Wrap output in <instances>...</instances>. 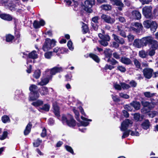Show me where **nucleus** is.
<instances>
[{
	"label": "nucleus",
	"instance_id": "nucleus-19",
	"mask_svg": "<svg viewBox=\"0 0 158 158\" xmlns=\"http://www.w3.org/2000/svg\"><path fill=\"white\" fill-rule=\"evenodd\" d=\"M150 126V123L149 121L148 120H145L141 124L142 127L145 130H147L149 128Z\"/></svg>",
	"mask_w": 158,
	"mask_h": 158
},
{
	"label": "nucleus",
	"instance_id": "nucleus-42",
	"mask_svg": "<svg viewBox=\"0 0 158 158\" xmlns=\"http://www.w3.org/2000/svg\"><path fill=\"white\" fill-rule=\"evenodd\" d=\"M125 131L123 132V135L122 136V139H124L128 137L129 135L131 130H125Z\"/></svg>",
	"mask_w": 158,
	"mask_h": 158
},
{
	"label": "nucleus",
	"instance_id": "nucleus-52",
	"mask_svg": "<svg viewBox=\"0 0 158 158\" xmlns=\"http://www.w3.org/2000/svg\"><path fill=\"white\" fill-rule=\"evenodd\" d=\"M65 148H66V150L68 152H70L72 154H74V152L72 148L70 147V146L66 145L65 146Z\"/></svg>",
	"mask_w": 158,
	"mask_h": 158
},
{
	"label": "nucleus",
	"instance_id": "nucleus-28",
	"mask_svg": "<svg viewBox=\"0 0 158 158\" xmlns=\"http://www.w3.org/2000/svg\"><path fill=\"white\" fill-rule=\"evenodd\" d=\"M118 32L119 34L122 36L124 37H126V34L125 32L123 30L122 27L118 26Z\"/></svg>",
	"mask_w": 158,
	"mask_h": 158
},
{
	"label": "nucleus",
	"instance_id": "nucleus-36",
	"mask_svg": "<svg viewBox=\"0 0 158 158\" xmlns=\"http://www.w3.org/2000/svg\"><path fill=\"white\" fill-rule=\"evenodd\" d=\"M152 22L148 20H147L144 21L143 23V25L145 27L147 28H149L150 27Z\"/></svg>",
	"mask_w": 158,
	"mask_h": 158
},
{
	"label": "nucleus",
	"instance_id": "nucleus-16",
	"mask_svg": "<svg viewBox=\"0 0 158 158\" xmlns=\"http://www.w3.org/2000/svg\"><path fill=\"white\" fill-rule=\"evenodd\" d=\"M120 61L126 65H129L132 64L131 60L129 58L126 57H122L120 59Z\"/></svg>",
	"mask_w": 158,
	"mask_h": 158
},
{
	"label": "nucleus",
	"instance_id": "nucleus-50",
	"mask_svg": "<svg viewBox=\"0 0 158 158\" xmlns=\"http://www.w3.org/2000/svg\"><path fill=\"white\" fill-rule=\"evenodd\" d=\"M113 86L115 89L117 90H121L122 89V87L121 85H120L117 83H114Z\"/></svg>",
	"mask_w": 158,
	"mask_h": 158
},
{
	"label": "nucleus",
	"instance_id": "nucleus-39",
	"mask_svg": "<svg viewBox=\"0 0 158 158\" xmlns=\"http://www.w3.org/2000/svg\"><path fill=\"white\" fill-rule=\"evenodd\" d=\"M133 62L136 68L138 69H141V64L137 60L134 59Z\"/></svg>",
	"mask_w": 158,
	"mask_h": 158
},
{
	"label": "nucleus",
	"instance_id": "nucleus-22",
	"mask_svg": "<svg viewBox=\"0 0 158 158\" xmlns=\"http://www.w3.org/2000/svg\"><path fill=\"white\" fill-rule=\"evenodd\" d=\"M1 18L7 21H11L12 20V17L9 15L5 14H1Z\"/></svg>",
	"mask_w": 158,
	"mask_h": 158
},
{
	"label": "nucleus",
	"instance_id": "nucleus-54",
	"mask_svg": "<svg viewBox=\"0 0 158 158\" xmlns=\"http://www.w3.org/2000/svg\"><path fill=\"white\" fill-rule=\"evenodd\" d=\"M72 43L71 41H69L67 43V46L69 49L71 50H73L74 49L73 47L72 46Z\"/></svg>",
	"mask_w": 158,
	"mask_h": 158
},
{
	"label": "nucleus",
	"instance_id": "nucleus-35",
	"mask_svg": "<svg viewBox=\"0 0 158 158\" xmlns=\"http://www.w3.org/2000/svg\"><path fill=\"white\" fill-rule=\"evenodd\" d=\"M6 40L7 42H11L14 37L11 34L6 35Z\"/></svg>",
	"mask_w": 158,
	"mask_h": 158
},
{
	"label": "nucleus",
	"instance_id": "nucleus-32",
	"mask_svg": "<svg viewBox=\"0 0 158 158\" xmlns=\"http://www.w3.org/2000/svg\"><path fill=\"white\" fill-rule=\"evenodd\" d=\"M48 92L47 87H42V89L40 91V93L41 95H44L48 94Z\"/></svg>",
	"mask_w": 158,
	"mask_h": 158
},
{
	"label": "nucleus",
	"instance_id": "nucleus-59",
	"mask_svg": "<svg viewBox=\"0 0 158 158\" xmlns=\"http://www.w3.org/2000/svg\"><path fill=\"white\" fill-rule=\"evenodd\" d=\"M46 129L44 128L42 130V132L41 134V136L42 137H44L46 135Z\"/></svg>",
	"mask_w": 158,
	"mask_h": 158
},
{
	"label": "nucleus",
	"instance_id": "nucleus-46",
	"mask_svg": "<svg viewBox=\"0 0 158 158\" xmlns=\"http://www.w3.org/2000/svg\"><path fill=\"white\" fill-rule=\"evenodd\" d=\"M8 132L6 131H4L1 137V140H4L5 139L7 136Z\"/></svg>",
	"mask_w": 158,
	"mask_h": 158
},
{
	"label": "nucleus",
	"instance_id": "nucleus-27",
	"mask_svg": "<svg viewBox=\"0 0 158 158\" xmlns=\"http://www.w3.org/2000/svg\"><path fill=\"white\" fill-rule=\"evenodd\" d=\"M141 103L142 105L143 106L145 107H148L150 110L153 108L152 106V104L151 103H150L148 102L145 101H142Z\"/></svg>",
	"mask_w": 158,
	"mask_h": 158
},
{
	"label": "nucleus",
	"instance_id": "nucleus-40",
	"mask_svg": "<svg viewBox=\"0 0 158 158\" xmlns=\"http://www.w3.org/2000/svg\"><path fill=\"white\" fill-rule=\"evenodd\" d=\"M156 94V93H151L149 92H146L144 93V94L145 97L148 98L152 97L155 95Z\"/></svg>",
	"mask_w": 158,
	"mask_h": 158
},
{
	"label": "nucleus",
	"instance_id": "nucleus-49",
	"mask_svg": "<svg viewBox=\"0 0 158 158\" xmlns=\"http://www.w3.org/2000/svg\"><path fill=\"white\" fill-rule=\"evenodd\" d=\"M117 69L122 72H124L126 71V69L122 66L119 65L117 67Z\"/></svg>",
	"mask_w": 158,
	"mask_h": 158
},
{
	"label": "nucleus",
	"instance_id": "nucleus-29",
	"mask_svg": "<svg viewBox=\"0 0 158 158\" xmlns=\"http://www.w3.org/2000/svg\"><path fill=\"white\" fill-rule=\"evenodd\" d=\"M2 120L4 123H9L10 122V119L9 117L6 115H4L2 116Z\"/></svg>",
	"mask_w": 158,
	"mask_h": 158
},
{
	"label": "nucleus",
	"instance_id": "nucleus-47",
	"mask_svg": "<svg viewBox=\"0 0 158 158\" xmlns=\"http://www.w3.org/2000/svg\"><path fill=\"white\" fill-rule=\"evenodd\" d=\"M82 31L84 33H86L88 31V26L84 23H83V25L82 26Z\"/></svg>",
	"mask_w": 158,
	"mask_h": 158
},
{
	"label": "nucleus",
	"instance_id": "nucleus-31",
	"mask_svg": "<svg viewBox=\"0 0 158 158\" xmlns=\"http://www.w3.org/2000/svg\"><path fill=\"white\" fill-rule=\"evenodd\" d=\"M38 87L37 86L34 84L31 85L29 88V89L31 91V93L33 92L38 91H37Z\"/></svg>",
	"mask_w": 158,
	"mask_h": 158
},
{
	"label": "nucleus",
	"instance_id": "nucleus-37",
	"mask_svg": "<svg viewBox=\"0 0 158 158\" xmlns=\"http://www.w3.org/2000/svg\"><path fill=\"white\" fill-rule=\"evenodd\" d=\"M73 110L75 114L76 119L78 121L80 122V120L79 118V114L78 111L77 110H76L75 108H73Z\"/></svg>",
	"mask_w": 158,
	"mask_h": 158
},
{
	"label": "nucleus",
	"instance_id": "nucleus-30",
	"mask_svg": "<svg viewBox=\"0 0 158 158\" xmlns=\"http://www.w3.org/2000/svg\"><path fill=\"white\" fill-rule=\"evenodd\" d=\"M131 104L136 110H139L140 109V104L139 102H133L131 103Z\"/></svg>",
	"mask_w": 158,
	"mask_h": 158
},
{
	"label": "nucleus",
	"instance_id": "nucleus-34",
	"mask_svg": "<svg viewBox=\"0 0 158 158\" xmlns=\"http://www.w3.org/2000/svg\"><path fill=\"white\" fill-rule=\"evenodd\" d=\"M41 75V72L40 70H35L33 74V77L35 78L38 79Z\"/></svg>",
	"mask_w": 158,
	"mask_h": 158
},
{
	"label": "nucleus",
	"instance_id": "nucleus-63",
	"mask_svg": "<svg viewBox=\"0 0 158 158\" xmlns=\"http://www.w3.org/2000/svg\"><path fill=\"white\" fill-rule=\"evenodd\" d=\"M102 40L106 41H109L110 40V37L108 35H104Z\"/></svg>",
	"mask_w": 158,
	"mask_h": 158
},
{
	"label": "nucleus",
	"instance_id": "nucleus-5",
	"mask_svg": "<svg viewBox=\"0 0 158 158\" xmlns=\"http://www.w3.org/2000/svg\"><path fill=\"white\" fill-rule=\"evenodd\" d=\"M152 7L150 6H146L142 9L143 14L147 18H150L152 17Z\"/></svg>",
	"mask_w": 158,
	"mask_h": 158
},
{
	"label": "nucleus",
	"instance_id": "nucleus-45",
	"mask_svg": "<svg viewBox=\"0 0 158 158\" xmlns=\"http://www.w3.org/2000/svg\"><path fill=\"white\" fill-rule=\"evenodd\" d=\"M158 114V112L155 111H153L150 112L148 114L149 117L151 118H153L155 116Z\"/></svg>",
	"mask_w": 158,
	"mask_h": 158
},
{
	"label": "nucleus",
	"instance_id": "nucleus-15",
	"mask_svg": "<svg viewBox=\"0 0 158 158\" xmlns=\"http://www.w3.org/2000/svg\"><path fill=\"white\" fill-rule=\"evenodd\" d=\"M111 3L114 4H115L117 6L119 7H118V9L121 10H122V8L123 7L124 4L122 3L120 0H110Z\"/></svg>",
	"mask_w": 158,
	"mask_h": 158
},
{
	"label": "nucleus",
	"instance_id": "nucleus-62",
	"mask_svg": "<svg viewBox=\"0 0 158 158\" xmlns=\"http://www.w3.org/2000/svg\"><path fill=\"white\" fill-rule=\"evenodd\" d=\"M111 96L114 102H118L120 101L119 99L117 97V96H114L113 95H112Z\"/></svg>",
	"mask_w": 158,
	"mask_h": 158
},
{
	"label": "nucleus",
	"instance_id": "nucleus-26",
	"mask_svg": "<svg viewBox=\"0 0 158 158\" xmlns=\"http://www.w3.org/2000/svg\"><path fill=\"white\" fill-rule=\"evenodd\" d=\"M32 125L30 123H29L27 126L25 130L24 133L25 135H27L30 132Z\"/></svg>",
	"mask_w": 158,
	"mask_h": 158
},
{
	"label": "nucleus",
	"instance_id": "nucleus-60",
	"mask_svg": "<svg viewBox=\"0 0 158 158\" xmlns=\"http://www.w3.org/2000/svg\"><path fill=\"white\" fill-rule=\"evenodd\" d=\"M130 132V135L132 136H139V132L137 131H135L134 132L131 130Z\"/></svg>",
	"mask_w": 158,
	"mask_h": 158
},
{
	"label": "nucleus",
	"instance_id": "nucleus-2",
	"mask_svg": "<svg viewBox=\"0 0 158 158\" xmlns=\"http://www.w3.org/2000/svg\"><path fill=\"white\" fill-rule=\"evenodd\" d=\"M62 121L64 123L66 124L70 127H73L76 125L75 121L73 116L70 114L62 116Z\"/></svg>",
	"mask_w": 158,
	"mask_h": 158
},
{
	"label": "nucleus",
	"instance_id": "nucleus-21",
	"mask_svg": "<svg viewBox=\"0 0 158 158\" xmlns=\"http://www.w3.org/2000/svg\"><path fill=\"white\" fill-rule=\"evenodd\" d=\"M50 108V105L48 104H44L42 107H39L38 110L41 112L42 110L48 111Z\"/></svg>",
	"mask_w": 158,
	"mask_h": 158
},
{
	"label": "nucleus",
	"instance_id": "nucleus-12",
	"mask_svg": "<svg viewBox=\"0 0 158 158\" xmlns=\"http://www.w3.org/2000/svg\"><path fill=\"white\" fill-rule=\"evenodd\" d=\"M105 55H106V57H109L107 60L108 62L110 63V64L113 65H115L116 64L118 63V62L113 58H110V57L111 56V55L110 53L107 52L106 51H105L104 52Z\"/></svg>",
	"mask_w": 158,
	"mask_h": 158
},
{
	"label": "nucleus",
	"instance_id": "nucleus-13",
	"mask_svg": "<svg viewBox=\"0 0 158 158\" xmlns=\"http://www.w3.org/2000/svg\"><path fill=\"white\" fill-rule=\"evenodd\" d=\"M45 24V21L41 19L39 22L35 20L34 22L33 25L35 28L37 29L40 27L41 26H44Z\"/></svg>",
	"mask_w": 158,
	"mask_h": 158
},
{
	"label": "nucleus",
	"instance_id": "nucleus-51",
	"mask_svg": "<svg viewBox=\"0 0 158 158\" xmlns=\"http://www.w3.org/2000/svg\"><path fill=\"white\" fill-rule=\"evenodd\" d=\"M52 52H46L44 54L45 57L47 59H50L52 56Z\"/></svg>",
	"mask_w": 158,
	"mask_h": 158
},
{
	"label": "nucleus",
	"instance_id": "nucleus-8",
	"mask_svg": "<svg viewBox=\"0 0 158 158\" xmlns=\"http://www.w3.org/2000/svg\"><path fill=\"white\" fill-rule=\"evenodd\" d=\"M46 77L44 78H42L41 79V81L38 83V85H44L48 84L49 81L51 80L52 78V75H49L47 73L46 74Z\"/></svg>",
	"mask_w": 158,
	"mask_h": 158
},
{
	"label": "nucleus",
	"instance_id": "nucleus-44",
	"mask_svg": "<svg viewBox=\"0 0 158 158\" xmlns=\"http://www.w3.org/2000/svg\"><path fill=\"white\" fill-rule=\"evenodd\" d=\"M120 84L122 88L124 89H127L130 87V86L129 85L124 83H121Z\"/></svg>",
	"mask_w": 158,
	"mask_h": 158
},
{
	"label": "nucleus",
	"instance_id": "nucleus-55",
	"mask_svg": "<svg viewBox=\"0 0 158 158\" xmlns=\"http://www.w3.org/2000/svg\"><path fill=\"white\" fill-rule=\"evenodd\" d=\"M140 117V114L139 113H135L134 114V118L135 120L136 121L139 120Z\"/></svg>",
	"mask_w": 158,
	"mask_h": 158
},
{
	"label": "nucleus",
	"instance_id": "nucleus-11",
	"mask_svg": "<svg viewBox=\"0 0 158 158\" xmlns=\"http://www.w3.org/2000/svg\"><path fill=\"white\" fill-rule=\"evenodd\" d=\"M23 55H24V56H23V58H27L29 57L30 58H32L33 59H36L38 57L37 54L36 53V51H33L30 53H29L28 55L27 53H25V52L23 53Z\"/></svg>",
	"mask_w": 158,
	"mask_h": 158
},
{
	"label": "nucleus",
	"instance_id": "nucleus-4",
	"mask_svg": "<svg viewBox=\"0 0 158 158\" xmlns=\"http://www.w3.org/2000/svg\"><path fill=\"white\" fill-rule=\"evenodd\" d=\"M94 4V0H87L85 2L83 9L86 12L90 13L92 11L91 8Z\"/></svg>",
	"mask_w": 158,
	"mask_h": 158
},
{
	"label": "nucleus",
	"instance_id": "nucleus-25",
	"mask_svg": "<svg viewBox=\"0 0 158 158\" xmlns=\"http://www.w3.org/2000/svg\"><path fill=\"white\" fill-rule=\"evenodd\" d=\"M151 31L153 32H155L157 28V24L155 22H152L150 25Z\"/></svg>",
	"mask_w": 158,
	"mask_h": 158
},
{
	"label": "nucleus",
	"instance_id": "nucleus-1",
	"mask_svg": "<svg viewBox=\"0 0 158 158\" xmlns=\"http://www.w3.org/2000/svg\"><path fill=\"white\" fill-rule=\"evenodd\" d=\"M143 46H146L148 44L152 48H156L158 47L157 41L154 40L151 36H146L141 39Z\"/></svg>",
	"mask_w": 158,
	"mask_h": 158
},
{
	"label": "nucleus",
	"instance_id": "nucleus-14",
	"mask_svg": "<svg viewBox=\"0 0 158 158\" xmlns=\"http://www.w3.org/2000/svg\"><path fill=\"white\" fill-rule=\"evenodd\" d=\"M133 45L138 48H140L142 47H143L142 39H135L134 41Z\"/></svg>",
	"mask_w": 158,
	"mask_h": 158
},
{
	"label": "nucleus",
	"instance_id": "nucleus-10",
	"mask_svg": "<svg viewBox=\"0 0 158 158\" xmlns=\"http://www.w3.org/2000/svg\"><path fill=\"white\" fill-rule=\"evenodd\" d=\"M101 18L104 21L108 23L113 24L115 21L114 18H112L110 16L105 14H103Z\"/></svg>",
	"mask_w": 158,
	"mask_h": 158
},
{
	"label": "nucleus",
	"instance_id": "nucleus-33",
	"mask_svg": "<svg viewBox=\"0 0 158 158\" xmlns=\"http://www.w3.org/2000/svg\"><path fill=\"white\" fill-rule=\"evenodd\" d=\"M43 104L42 101L38 100L36 102H32L31 104L35 107H38L42 105Z\"/></svg>",
	"mask_w": 158,
	"mask_h": 158
},
{
	"label": "nucleus",
	"instance_id": "nucleus-20",
	"mask_svg": "<svg viewBox=\"0 0 158 158\" xmlns=\"http://www.w3.org/2000/svg\"><path fill=\"white\" fill-rule=\"evenodd\" d=\"M81 118L82 120H83V121L81 122V124L83 126L85 127L88 126L89 124V123H88V121L91 122L92 121L91 119H88L82 116L81 117Z\"/></svg>",
	"mask_w": 158,
	"mask_h": 158
},
{
	"label": "nucleus",
	"instance_id": "nucleus-58",
	"mask_svg": "<svg viewBox=\"0 0 158 158\" xmlns=\"http://www.w3.org/2000/svg\"><path fill=\"white\" fill-rule=\"evenodd\" d=\"M107 41L103 40H101L100 41H99L100 44L104 46H106L108 45V43L107 42Z\"/></svg>",
	"mask_w": 158,
	"mask_h": 158
},
{
	"label": "nucleus",
	"instance_id": "nucleus-6",
	"mask_svg": "<svg viewBox=\"0 0 158 158\" xmlns=\"http://www.w3.org/2000/svg\"><path fill=\"white\" fill-rule=\"evenodd\" d=\"M132 123L133 122L131 121L128 119H126L121 123L120 127L121 130L122 131L126 130L128 127L132 126Z\"/></svg>",
	"mask_w": 158,
	"mask_h": 158
},
{
	"label": "nucleus",
	"instance_id": "nucleus-38",
	"mask_svg": "<svg viewBox=\"0 0 158 158\" xmlns=\"http://www.w3.org/2000/svg\"><path fill=\"white\" fill-rule=\"evenodd\" d=\"M139 56L142 58H145L147 55V53L144 50L140 51L139 53Z\"/></svg>",
	"mask_w": 158,
	"mask_h": 158
},
{
	"label": "nucleus",
	"instance_id": "nucleus-41",
	"mask_svg": "<svg viewBox=\"0 0 158 158\" xmlns=\"http://www.w3.org/2000/svg\"><path fill=\"white\" fill-rule=\"evenodd\" d=\"M89 56L97 62H99V59L97 55L93 54H90Z\"/></svg>",
	"mask_w": 158,
	"mask_h": 158
},
{
	"label": "nucleus",
	"instance_id": "nucleus-17",
	"mask_svg": "<svg viewBox=\"0 0 158 158\" xmlns=\"http://www.w3.org/2000/svg\"><path fill=\"white\" fill-rule=\"evenodd\" d=\"M40 94L38 91L31 93L30 95V99L31 100L34 101L38 98Z\"/></svg>",
	"mask_w": 158,
	"mask_h": 158
},
{
	"label": "nucleus",
	"instance_id": "nucleus-43",
	"mask_svg": "<svg viewBox=\"0 0 158 158\" xmlns=\"http://www.w3.org/2000/svg\"><path fill=\"white\" fill-rule=\"evenodd\" d=\"M101 7L102 9L106 10H109L111 9V7L109 5H102L101 6Z\"/></svg>",
	"mask_w": 158,
	"mask_h": 158
},
{
	"label": "nucleus",
	"instance_id": "nucleus-56",
	"mask_svg": "<svg viewBox=\"0 0 158 158\" xmlns=\"http://www.w3.org/2000/svg\"><path fill=\"white\" fill-rule=\"evenodd\" d=\"M114 68V67L113 66L108 65L107 64H106L105 65L104 69L105 70L109 69L110 70H111L112 69Z\"/></svg>",
	"mask_w": 158,
	"mask_h": 158
},
{
	"label": "nucleus",
	"instance_id": "nucleus-7",
	"mask_svg": "<svg viewBox=\"0 0 158 158\" xmlns=\"http://www.w3.org/2000/svg\"><path fill=\"white\" fill-rule=\"evenodd\" d=\"M62 68L61 67H54L50 69H47L46 72L47 74L48 73V72H50V75H52H52H55L57 73L62 71Z\"/></svg>",
	"mask_w": 158,
	"mask_h": 158
},
{
	"label": "nucleus",
	"instance_id": "nucleus-23",
	"mask_svg": "<svg viewBox=\"0 0 158 158\" xmlns=\"http://www.w3.org/2000/svg\"><path fill=\"white\" fill-rule=\"evenodd\" d=\"M53 106L54 110V112L56 115L57 117L60 116L59 115V109L57 105L55 104H53Z\"/></svg>",
	"mask_w": 158,
	"mask_h": 158
},
{
	"label": "nucleus",
	"instance_id": "nucleus-18",
	"mask_svg": "<svg viewBox=\"0 0 158 158\" xmlns=\"http://www.w3.org/2000/svg\"><path fill=\"white\" fill-rule=\"evenodd\" d=\"M133 18L136 19H139L141 18L140 13L137 10H133L131 13Z\"/></svg>",
	"mask_w": 158,
	"mask_h": 158
},
{
	"label": "nucleus",
	"instance_id": "nucleus-57",
	"mask_svg": "<svg viewBox=\"0 0 158 158\" xmlns=\"http://www.w3.org/2000/svg\"><path fill=\"white\" fill-rule=\"evenodd\" d=\"M116 41L121 44H123L125 43L124 39L122 38H121L119 37V38Z\"/></svg>",
	"mask_w": 158,
	"mask_h": 158
},
{
	"label": "nucleus",
	"instance_id": "nucleus-64",
	"mask_svg": "<svg viewBox=\"0 0 158 158\" xmlns=\"http://www.w3.org/2000/svg\"><path fill=\"white\" fill-rule=\"evenodd\" d=\"M127 38L129 41H132L134 38V35L131 34L128 35Z\"/></svg>",
	"mask_w": 158,
	"mask_h": 158
},
{
	"label": "nucleus",
	"instance_id": "nucleus-24",
	"mask_svg": "<svg viewBox=\"0 0 158 158\" xmlns=\"http://www.w3.org/2000/svg\"><path fill=\"white\" fill-rule=\"evenodd\" d=\"M132 25L133 26H134L137 29L138 31H140L142 30L143 28L142 24L138 23H132Z\"/></svg>",
	"mask_w": 158,
	"mask_h": 158
},
{
	"label": "nucleus",
	"instance_id": "nucleus-3",
	"mask_svg": "<svg viewBox=\"0 0 158 158\" xmlns=\"http://www.w3.org/2000/svg\"><path fill=\"white\" fill-rule=\"evenodd\" d=\"M56 43V41L54 40H51L49 38L46 39L43 47V49L44 51L49 50L55 46Z\"/></svg>",
	"mask_w": 158,
	"mask_h": 158
},
{
	"label": "nucleus",
	"instance_id": "nucleus-61",
	"mask_svg": "<svg viewBox=\"0 0 158 158\" xmlns=\"http://www.w3.org/2000/svg\"><path fill=\"white\" fill-rule=\"evenodd\" d=\"M129 84L131 87H135L137 85V83L133 80L131 81L130 82Z\"/></svg>",
	"mask_w": 158,
	"mask_h": 158
},
{
	"label": "nucleus",
	"instance_id": "nucleus-48",
	"mask_svg": "<svg viewBox=\"0 0 158 158\" xmlns=\"http://www.w3.org/2000/svg\"><path fill=\"white\" fill-rule=\"evenodd\" d=\"M42 142V140L39 139H37L34 143L33 145L35 147H38Z\"/></svg>",
	"mask_w": 158,
	"mask_h": 158
},
{
	"label": "nucleus",
	"instance_id": "nucleus-53",
	"mask_svg": "<svg viewBox=\"0 0 158 158\" xmlns=\"http://www.w3.org/2000/svg\"><path fill=\"white\" fill-rule=\"evenodd\" d=\"M119 95L121 97L124 98L125 99H128L129 98V96L128 95L126 94H123V93H120L119 94Z\"/></svg>",
	"mask_w": 158,
	"mask_h": 158
},
{
	"label": "nucleus",
	"instance_id": "nucleus-9",
	"mask_svg": "<svg viewBox=\"0 0 158 158\" xmlns=\"http://www.w3.org/2000/svg\"><path fill=\"white\" fill-rule=\"evenodd\" d=\"M153 72V70L149 68H146L143 70L144 76L148 79H150L151 77Z\"/></svg>",
	"mask_w": 158,
	"mask_h": 158
}]
</instances>
